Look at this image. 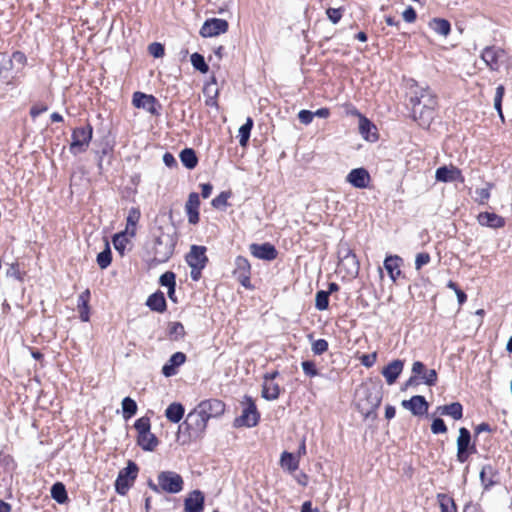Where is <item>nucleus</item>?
Segmentation results:
<instances>
[{"instance_id":"nucleus-1","label":"nucleus","mask_w":512,"mask_h":512,"mask_svg":"<svg viewBox=\"0 0 512 512\" xmlns=\"http://www.w3.org/2000/svg\"><path fill=\"white\" fill-rule=\"evenodd\" d=\"M410 104L413 119L418 121L420 126L429 127L434 119L437 107L436 95L428 87L419 88L410 97Z\"/></svg>"},{"instance_id":"nucleus-2","label":"nucleus","mask_w":512,"mask_h":512,"mask_svg":"<svg viewBox=\"0 0 512 512\" xmlns=\"http://www.w3.org/2000/svg\"><path fill=\"white\" fill-rule=\"evenodd\" d=\"M177 237L174 229L158 227L153 233V243L149 253L156 263L167 262L174 253Z\"/></svg>"},{"instance_id":"nucleus-3","label":"nucleus","mask_w":512,"mask_h":512,"mask_svg":"<svg viewBox=\"0 0 512 512\" xmlns=\"http://www.w3.org/2000/svg\"><path fill=\"white\" fill-rule=\"evenodd\" d=\"M148 487L156 493L177 494L183 490L184 481L182 476L174 471H162L157 476V483L149 480Z\"/></svg>"},{"instance_id":"nucleus-4","label":"nucleus","mask_w":512,"mask_h":512,"mask_svg":"<svg viewBox=\"0 0 512 512\" xmlns=\"http://www.w3.org/2000/svg\"><path fill=\"white\" fill-rule=\"evenodd\" d=\"M93 128L90 124L82 127H76L71 134L70 153L78 155L84 153L92 140Z\"/></svg>"},{"instance_id":"nucleus-5","label":"nucleus","mask_w":512,"mask_h":512,"mask_svg":"<svg viewBox=\"0 0 512 512\" xmlns=\"http://www.w3.org/2000/svg\"><path fill=\"white\" fill-rule=\"evenodd\" d=\"M186 262L191 268V278L194 281H198L201 277L202 270L208 262L206 247L192 245L189 253L186 255Z\"/></svg>"},{"instance_id":"nucleus-6","label":"nucleus","mask_w":512,"mask_h":512,"mask_svg":"<svg viewBox=\"0 0 512 512\" xmlns=\"http://www.w3.org/2000/svg\"><path fill=\"white\" fill-rule=\"evenodd\" d=\"M242 414L234 420L235 427H254L258 424L260 414L252 397L245 396Z\"/></svg>"},{"instance_id":"nucleus-7","label":"nucleus","mask_w":512,"mask_h":512,"mask_svg":"<svg viewBox=\"0 0 512 512\" xmlns=\"http://www.w3.org/2000/svg\"><path fill=\"white\" fill-rule=\"evenodd\" d=\"M138 466L129 461L127 466L120 470L115 481V490L119 495H126L137 478Z\"/></svg>"},{"instance_id":"nucleus-8","label":"nucleus","mask_w":512,"mask_h":512,"mask_svg":"<svg viewBox=\"0 0 512 512\" xmlns=\"http://www.w3.org/2000/svg\"><path fill=\"white\" fill-rule=\"evenodd\" d=\"M199 409L196 407L194 410L188 413L182 426H185L189 433L199 434L202 433L207 426L208 420L199 413Z\"/></svg>"},{"instance_id":"nucleus-9","label":"nucleus","mask_w":512,"mask_h":512,"mask_svg":"<svg viewBox=\"0 0 512 512\" xmlns=\"http://www.w3.org/2000/svg\"><path fill=\"white\" fill-rule=\"evenodd\" d=\"M199 413L209 421L211 418L221 416L225 411V404L218 399H208L200 402L197 406Z\"/></svg>"},{"instance_id":"nucleus-10","label":"nucleus","mask_w":512,"mask_h":512,"mask_svg":"<svg viewBox=\"0 0 512 512\" xmlns=\"http://www.w3.org/2000/svg\"><path fill=\"white\" fill-rule=\"evenodd\" d=\"M359 396H362L366 401V409L374 410L378 408L382 401V391L381 387L376 385L372 386H363L358 391Z\"/></svg>"},{"instance_id":"nucleus-11","label":"nucleus","mask_w":512,"mask_h":512,"mask_svg":"<svg viewBox=\"0 0 512 512\" xmlns=\"http://www.w3.org/2000/svg\"><path fill=\"white\" fill-rule=\"evenodd\" d=\"M228 30V22L220 18L208 19L204 22L200 29L202 37H214Z\"/></svg>"},{"instance_id":"nucleus-12","label":"nucleus","mask_w":512,"mask_h":512,"mask_svg":"<svg viewBox=\"0 0 512 512\" xmlns=\"http://www.w3.org/2000/svg\"><path fill=\"white\" fill-rule=\"evenodd\" d=\"M234 276L245 288H250V274L251 266L247 258L238 256L235 259V269L233 271Z\"/></svg>"},{"instance_id":"nucleus-13","label":"nucleus","mask_w":512,"mask_h":512,"mask_svg":"<svg viewBox=\"0 0 512 512\" xmlns=\"http://www.w3.org/2000/svg\"><path fill=\"white\" fill-rule=\"evenodd\" d=\"M505 51L496 46H487L481 53V59L492 71L500 68V60L503 58Z\"/></svg>"},{"instance_id":"nucleus-14","label":"nucleus","mask_w":512,"mask_h":512,"mask_svg":"<svg viewBox=\"0 0 512 512\" xmlns=\"http://www.w3.org/2000/svg\"><path fill=\"white\" fill-rule=\"evenodd\" d=\"M412 374L419 376L422 383L427 386H434L437 383L438 375L435 369H427L423 362L415 361L411 368Z\"/></svg>"},{"instance_id":"nucleus-15","label":"nucleus","mask_w":512,"mask_h":512,"mask_svg":"<svg viewBox=\"0 0 512 512\" xmlns=\"http://www.w3.org/2000/svg\"><path fill=\"white\" fill-rule=\"evenodd\" d=\"M404 409L409 410L414 416H423L427 413L429 404L424 396L414 395L401 403Z\"/></svg>"},{"instance_id":"nucleus-16","label":"nucleus","mask_w":512,"mask_h":512,"mask_svg":"<svg viewBox=\"0 0 512 512\" xmlns=\"http://www.w3.org/2000/svg\"><path fill=\"white\" fill-rule=\"evenodd\" d=\"M250 253L257 259L272 261L277 257V250L274 245L270 243L256 244L253 243L249 246Z\"/></svg>"},{"instance_id":"nucleus-17","label":"nucleus","mask_w":512,"mask_h":512,"mask_svg":"<svg viewBox=\"0 0 512 512\" xmlns=\"http://www.w3.org/2000/svg\"><path fill=\"white\" fill-rule=\"evenodd\" d=\"M346 181L355 188L364 189L368 187L371 177L369 172L365 168L361 167L352 169L348 173Z\"/></svg>"},{"instance_id":"nucleus-18","label":"nucleus","mask_w":512,"mask_h":512,"mask_svg":"<svg viewBox=\"0 0 512 512\" xmlns=\"http://www.w3.org/2000/svg\"><path fill=\"white\" fill-rule=\"evenodd\" d=\"M132 103L136 108H142L150 114L156 115L157 99L153 95H148L142 92H135L133 94Z\"/></svg>"},{"instance_id":"nucleus-19","label":"nucleus","mask_w":512,"mask_h":512,"mask_svg":"<svg viewBox=\"0 0 512 512\" xmlns=\"http://www.w3.org/2000/svg\"><path fill=\"white\" fill-rule=\"evenodd\" d=\"M435 179L438 182L448 183L456 180L463 181L460 169L454 166H441L435 172Z\"/></svg>"},{"instance_id":"nucleus-20","label":"nucleus","mask_w":512,"mask_h":512,"mask_svg":"<svg viewBox=\"0 0 512 512\" xmlns=\"http://www.w3.org/2000/svg\"><path fill=\"white\" fill-rule=\"evenodd\" d=\"M186 361V355L183 352H176L171 355L168 361L162 367V374L165 377H172L177 374V369Z\"/></svg>"},{"instance_id":"nucleus-21","label":"nucleus","mask_w":512,"mask_h":512,"mask_svg":"<svg viewBox=\"0 0 512 512\" xmlns=\"http://www.w3.org/2000/svg\"><path fill=\"white\" fill-rule=\"evenodd\" d=\"M199 206V195L196 192L190 193L185 204V210L190 224H197L199 222Z\"/></svg>"},{"instance_id":"nucleus-22","label":"nucleus","mask_w":512,"mask_h":512,"mask_svg":"<svg viewBox=\"0 0 512 512\" xmlns=\"http://www.w3.org/2000/svg\"><path fill=\"white\" fill-rule=\"evenodd\" d=\"M204 509V495L200 490H194L184 501L185 512H202Z\"/></svg>"},{"instance_id":"nucleus-23","label":"nucleus","mask_w":512,"mask_h":512,"mask_svg":"<svg viewBox=\"0 0 512 512\" xmlns=\"http://www.w3.org/2000/svg\"><path fill=\"white\" fill-rule=\"evenodd\" d=\"M403 368L404 362L400 359H396L383 368L382 375L386 379V382L389 385H392L396 382L397 378L402 373Z\"/></svg>"},{"instance_id":"nucleus-24","label":"nucleus","mask_w":512,"mask_h":512,"mask_svg":"<svg viewBox=\"0 0 512 512\" xmlns=\"http://www.w3.org/2000/svg\"><path fill=\"white\" fill-rule=\"evenodd\" d=\"M477 220L481 226L489 228L497 229L505 226V219L493 212H481Z\"/></svg>"},{"instance_id":"nucleus-25","label":"nucleus","mask_w":512,"mask_h":512,"mask_svg":"<svg viewBox=\"0 0 512 512\" xmlns=\"http://www.w3.org/2000/svg\"><path fill=\"white\" fill-rule=\"evenodd\" d=\"M402 258L397 255L387 256L384 260V268L387 270L392 281H396L401 275L400 265Z\"/></svg>"},{"instance_id":"nucleus-26","label":"nucleus","mask_w":512,"mask_h":512,"mask_svg":"<svg viewBox=\"0 0 512 512\" xmlns=\"http://www.w3.org/2000/svg\"><path fill=\"white\" fill-rule=\"evenodd\" d=\"M436 413L442 416H450L454 420H460L463 417V406L460 402H453L451 404L438 406Z\"/></svg>"},{"instance_id":"nucleus-27","label":"nucleus","mask_w":512,"mask_h":512,"mask_svg":"<svg viewBox=\"0 0 512 512\" xmlns=\"http://www.w3.org/2000/svg\"><path fill=\"white\" fill-rule=\"evenodd\" d=\"M146 305L155 312L163 313L167 309L166 299L164 293L162 291H156L151 294L147 301Z\"/></svg>"},{"instance_id":"nucleus-28","label":"nucleus","mask_w":512,"mask_h":512,"mask_svg":"<svg viewBox=\"0 0 512 512\" xmlns=\"http://www.w3.org/2000/svg\"><path fill=\"white\" fill-rule=\"evenodd\" d=\"M457 447L463 448L467 451H470L472 453H476V445L475 443H471V433L470 431L465 428L461 427L459 429V436L457 438Z\"/></svg>"},{"instance_id":"nucleus-29","label":"nucleus","mask_w":512,"mask_h":512,"mask_svg":"<svg viewBox=\"0 0 512 512\" xmlns=\"http://www.w3.org/2000/svg\"><path fill=\"white\" fill-rule=\"evenodd\" d=\"M184 412V406L181 403L174 402L166 408L165 416L170 422L178 423L183 418Z\"/></svg>"},{"instance_id":"nucleus-30","label":"nucleus","mask_w":512,"mask_h":512,"mask_svg":"<svg viewBox=\"0 0 512 512\" xmlns=\"http://www.w3.org/2000/svg\"><path fill=\"white\" fill-rule=\"evenodd\" d=\"M137 443L144 451H153L158 445V439L150 431L145 434L138 435Z\"/></svg>"},{"instance_id":"nucleus-31","label":"nucleus","mask_w":512,"mask_h":512,"mask_svg":"<svg viewBox=\"0 0 512 512\" xmlns=\"http://www.w3.org/2000/svg\"><path fill=\"white\" fill-rule=\"evenodd\" d=\"M338 266L340 269H344L346 274L350 277H355L359 273V262L355 254L341 262H338Z\"/></svg>"},{"instance_id":"nucleus-32","label":"nucleus","mask_w":512,"mask_h":512,"mask_svg":"<svg viewBox=\"0 0 512 512\" xmlns=\"http://www.w3.org/2000/svg\"><path fill=\"white\" fill-rule=\"evenodd\" d=\"M280 395V387L278 384L264 380L262 385V397L266 400H276Z\"/></svg>"},{"instance_id":"nucleus-33","label":"nucleus","mask_w":512,"mask_h":512,"mask_svg":"<svg viewBox=\"0 0 512 512\" xmlns=\"http://www.w3.org/2000/svg\"><path fill=\"white\" fill-rule=\"evenodd\" d=\"M430 28L441 36H447L451 31V24L443 18H433L429 23Z\"/></svg>"},{"instance_id":"nucleus-34","label":"nucleus","mask_w":512,"mask_h":512,"mask_svg":"<svg viewBox=\"0 0 512 512\" xmlns=\"http://www.w3.org/2000/svg\"><path fill=\"white\" fill-rule=\"evenodd\" d=\"M180 160L187 169H194L198 164L196 152L192 148H185L180 152Z\"/></svg>"},{"instance_id":"nucleus-35","label":"nucleus","mask_w":512,"mask_h":512,"mask_svg":"<svg viewBox=\"0 0 512 512\" xmlns=\"http://www.w3.org/2000/svg\"><path fill=\"white\" fill-rule=\"evenodd\" d=\"M51 497L59 504H63L68 500L67 491L63 483L56 482L52 485Z\"/></svg>"},{"instance_id":"nucleus-36","label":"nucleus","mask_w":512,"mask_h":512,"mask_svg":"<svg viewBox=\"0 0 512 512\" xmlns=\"http://www.w3.org/2000/svg\"><path fill=\"white\" fill-rule=\"evenodd\" d=\"M280 464L283 468L288 469L289 472H294L299 467V460L289 452H283L280 458Z\"/></svg>"},{"instance_id":"nucleus-37","label":"nucleus","mask_w":512,"mask_h":512,"mask_svg":"<svg viewBox=\"0 0 512 512\" xmlns=\"http://www.w3.org/2000/svg\"><path fill=\"white\" fill-rule=\"evenodd\" d=\"M11 70L12 59L6 53H0V81L7 80Z\"/></svg>"},{"instance_id":"nucleus-38","label":"nucleus","mask_w":512,"mask_h":512,"mask_svg":"<svg viewBox=\"0 0 512 512\" xmlns=\"http://www.w3.org/2000/svg\"><path fill=\"white\" fill-rule=\"evenodd\" d=\"M253 127L252 118L248 117L246 122L239 128V144L245 147L249 141L251 130Z\"/></svg>"},{"instance_id":"nucleus-39","label":"nucleus","mask_w":512,"mask_h":512,"mask_svg":"<svg viewBox=\"0 0 512 512\" xmlns=\"http://www.w3.org/2000/svg\"><path fill=\"white\" fill-rule=\"evenodd\" d=\"M122 412L125 420L130 419L137 412V403L130 397H125L122 400Z\"/></svg>"},{"instance_id":"nucleus-40","label":"nucleus","mask_w":512,"mask_h":512,"mask_svg":"<svg viewBox=\"0 0 512 512\" xmlns=\"http://www.w3.org/2000/svg\"><path fill=\"white\" fill-rule=\"evenodd\" d=\"M437 498L441 512H457V506L453 498L446 494H438Z\"/></svg>"},{"instance_id":"nucleus-41","label":"nucleus","mask_w":512,"mask_h":512,"mask_svg":"<svg viewBox=\"0 0 512 512\" xmlns=\"http://www.w3.org/2000/svg\"><path fill=\"white\" fill-rule=\"evenodd\" d=\"M190 60H191V64L194 67V69L198 70L201 73L208 72L209 66L207 65L204 57L201 54H199L197 52L193 53L191 55Z\"/></svg>"},{"instance_id":"nucleus-42","label":"nucleus","mask_w":512,"mask_h":512,"mask_svg":"<svg viewBox=\"0 0 512 512\" xmlns=\"http://www.w3.org/2000/svg\"><path fill=\"white\" fill-rule=\"evenodd\" d=\"M112 261V253L109 244L106 243V248L97 255V264L101 269L107 268Z\"/></svg>"},{"instance_id":"nucleus-43","label":"nucleus","mask_w":512,"mask_h":512,"mask_svg":"<svg viewBox=\"0 0 512 512\" xmlns=\"http://www.w3.org/2000/svg\"><path fill=\"white\" fill-rule=\"evenodd\" d=\"M329 306V292L320 290L315 296V307L319 311L326 310Z\"/></svg>"},{"instance_id":"nucleus-44","label":"nucleus","mask_w":512,"mask_h":512,"mask_svg":"<svg viewBox=\"0 0 512 512\" xmlns=\"http://www.w3.org/2000/svg\"><path fill=\"white\" fill-rule=\"evenodd\" d=\"M487 474H493V467L491 465L483 466L482 470L480 471V480L485 489H488L495 484V481L492 479V477L487 478Z\"/></svg>"},{"instance_id":"nucleus-45","label":"nucleus","mask_w":512,"mask_h":512,"mask_svg":"<svg viewBox=\"0 0 512 512\" xmlns=\"http://www.w3.org/2000/svg\"><path fill=\"white\" fill-rule=\"evenodd\" d=\"M372 129H375V126L372 124V122L366 117L361 116L359 120V132L366 140H370L369 134Z\"/></svg>"},{"instance_id":"nucleus-46","label":"nucleus","mask_w":512,"mask_h":512,"mask_svg":"<svg viewBox=\"0 0 512 512\" xmlns=\"http://www.w3.org/2000/svg\"><path fill=\"white\" fill-rule=\"evenodd\" d=\"M168 331L170 337H172L174 340H179L185 335L184 326L180 322H171L169 324Z\"/></svg>"},{"instance_id":"nucleus-47","label":"nucleus","mask_w":512,"mask_h":512,"mask_svg":"<svg viewBox=\"0 0 512 512\" xmlns=\"http://www.w3.org/2000/svg\"><path fill=\"white\" fill-rule=\"evenodd\" d=\"M128 239L124 233L115 234L113 237L114 248L121 254L124 255L126 244Z\"/></svg>"},{"instance_id":"nucleus-48","label":"nucleus","mask_w":512,"mask_h":512,"mask_svg":"<svg viewBox=\"0 0 512 512\" xmlns=\"http://www.w3.org/2000/svg\"><path fill=\"white\" fill-rule=\"evenodd\" d=\"M134 427L137 430L138 435H142L147 432H150V429H151L150 419L148 417H141L135 421Z\"/></svg>"},{"instance_id":"nucleus-49","label":"nucleus","mask_w":512,"mask_h":512,"mask_svg":"<svg viewBox=\"0 0 512 512\" xmlns=\"http://www.w3.org/2000/svg\"><path fill=\"white\" fill-rule=\"evenodd\" d=\"M176 275L172 271H167L163 273L159 278V283L161 286L170 288V287H176Z\"/></svg>"},{"instance_id":"nucleus-50","label":"nucleus","mask_w":512,"mask_h":512,"mask_svg":"<svg viewBox=\"0 0 512 512\" xmlns=\"http://www.w3.org/2000/svg\"><path fill=\"white\" fill-rule=\"evenodd\" d=\"M337 254H338L339 262H341V261H343V260L353 256L354 252L350 248L348 243L340 242L339 245H338Z\"/></svg>"},{"instance_id":"nucleus-51","label":"nucleus","mask_w":512,"mask_h":512,"mask_svg":"<svg viewBox=\"0 0 512 512\" xmlns=\"http://www.w3.org/2000/svg\"><path fill=\"white\" fill-rule=\"evenodd\" d=\"M504 90H505L504 86L499 85L496 88V94H495V98H494V107L497 110V112L501 118H503L501 103H502V98L504 95Z\"/></svg>"},{"instance_id":"nucleus-52","label":"nucleus","mask_w":512,"mask_h":512,"mask_svg":"<svg viewBox=\"0 0 512 512\" xmlns=\"http://www.w3.org/2000/svg\"><path fill=\"white\" fill-rule=\"evenodd\" d=\"M431 432L433 434H443L447 432V426L442 418H435L432 421Z\"/></svg>"},{"instance_id":"nucleus-53","label":"nucleus","mask_w":512,"mask_h":512,"mask_svg":"<svg viewBox=\"0 0 512 512\" xmlns=\"http://www.w3.org/2000/svg\"><path fill=\"white\" fill-rule=\"evenodd\" d=\"M6 275L8 277H13L16 280L22 282L24 280L25 273L19 270V265L17 263H13L6 271Z\"/></svg>"},{"instance_id":"nucleus-54","label":"nucleus","mask_w":512,"mask_h":512,"mask_svg":"<svg viewBox=\"0 0 512 512\" xmlns=\"http://www.w3.org/2000/svg\"><path fill=\"white\" fill-rule=\"evenodd\" d=\"M229 198V193L221 192L217 197H215L211 204L214 208L220 209L225 208L227 206V200Z\"/></svg>"},{"instance_id":"nucleus-55","label":"nucleus","mask_w":512,"mask_h":512,"mask_svg":"<svg viewBox=\"0 0 512 512\" xmlns=\"http://www.w3.org/2000/svg\"><path fill=\"white\" fill-rule=\"evenodd\" d=\"M328 350V342L325 339H318L312 344V351L315 355H321Z\"/></svg>"},{"instance_id":"nucleus-56","label":"nucleus","mask_w":512,"mask_h":512,"mask_svg":"<svg viewBox=\"0 0 512 512\" xmlns=\"http://www.w3.org/2000/svg\"><path fill=\"white\" fill-rule=\"evenodd\" d=\"M301 366L305 375L309 377H315L318 375V370L316 369L315 363L313 361H303Z\"/></svg>"},{"instance_id":"nucleus-57","label":"nucleus","mask_w":512,"mask_h":512,"mask_svg":"<svg viewBox=\"0 0 512 512\" xmlns=\"http://www.w3.org/2000/svg\"><path fill=\"white\" fill-rule=\"evenodd\" d=\"M431 260L429 253H418L415 258V269L420 270L424 265H427Z\"/></svg>"},{"instance_id":"nucleus-58","label":"nucleus","mask_w":512,"mask_h":512,"mask_svg":"<svg viewBox=\"0 0 512 512\" xmlns=\"http://www.w3.org/2000/svg\"><path fill=\"white\" fill-rule=\"evenodd\" d=\"M326 14H327L328 19L333 24H337L342 17V9L341 8H328L326 10Z\"/></svg>"},{"instance_id":"nucleus-59","label":"nucleus","mask_w":512,"mask_h":512,"mask_svg":"<svg viewBox=\"0 0 512 512\" xmlns=\"http://www.w3.org/2000/svg\"><path fill=\"white\" fill-rule=\"evenodd\" d=\"M148 51L153 57L159 58L164 55V46L155 42L149 45Z\"/></svg>"},{"instance_id":"nucleus-60","label":"nucleus","mask_w":512,"mask_h":512,"mask_svg":"<svg viewBox=\"0 0 512 512\" xmlns=\"http://www.w3.org/2000/svg\"><path fill=\"white\" fill-rule=\"evenodd\" d=\"M313 118L314 114L310 110L303 109L298 113V119L304 125H309L313 121Z\"/></svg>"},{"instance_id":"nucleus-61","label":"nucleus","mask_w":512,"mask_h":512,"mask_svg":"<svg viewBox=\"0 0 512 512\" xmlns=\"http://www.w3.org/2000/svg\"><path fill=\"white\" fill-rule=\"evenodd\" d=\"M12 59V66L14 63H17L20 66H24L27 62L26 55L21 51H15L12 56H9Z\"/></svg>"},{"instance_id":"nucleus-62","label":"nucleus","mask_w":512,"mask_h":512,"mask_svg":"<svg viewBox=\"0 0 512 512\" xmlns=\"http://www.w3.org/2000/svg\"><path fill=\"white\" fill-rule=\"evenodd\" d=\"M475 194L477 195L476 200L481 204H484L490 197L489 188H478L475 190Z\"/></svg>"},{"instance_id":"nucleus-63","label":"nucleus","mask_w":512,"mask_h":512,"mask_svg":"<svg viewBox=\"0 0 512 512\" xmlns=\"http://www.w3.org/2000/svg\"><path fill=\"white\" fill-rule=\"evenodd\" d=\"M403 19L408 23H413L416 18L417 14L413 7L409 6L407 7L404 12L402 13Z\"/></svg>"},{"instance_id":"nucleus-64","label":"nucleus","mask_w":512,"mask_h":512,"mask_svg":"<svg viewBox=\"0 0 512 512\" xmlns=\"http://www.w3.org/2000/svg\"><path fill=\"white\" fill-rule=\"evenodd\" d=\"M376 358H377V355L375 352L371 353V354H364L360 358L361 364L365 367H371L376 362Z\"/></svg>"}]
</instances>
